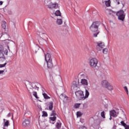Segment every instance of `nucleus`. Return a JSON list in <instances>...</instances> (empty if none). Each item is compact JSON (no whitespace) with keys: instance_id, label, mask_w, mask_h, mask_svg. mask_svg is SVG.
I'll use <instances>...</instances> for the list:
<instances>
[{"instance_id":"ddd939ff","label":"nucleus","mask_w":129,"mask_h":129,"mask_svg":"<svg viewBox=\"0 0 129 129\" xmlns=\"http://www.w3.org/2000/svg\"><path fill=\"white\" fill-rule=\"evenodd\" d=\"M117 114H118V113H116V112L114 110H112L110 111V116H113V117H116V116H117Z\"/></svg>"},{"instance_id":"7c9ffc66","label":"nucleus","mask_w":129,"mask_h":129,"mask_svg":"<svg viewBox=\"0 0 129 129\" xmlns=\"http://www.w3.org/2000/svg\"><path fill=\"white\" fill-rule=\"evenodd\" d=\"M77 115L78 117H80L82 115V113L81 112L78 111L77 112Z\"/></svg>"},{"instance_id":"b1692460","label":"nucleus","mask_w":129,"mask_h":129,"mask_svg":"<svg viewBox=\"0 0 129 129\" xmlns=\"http://www.w3.org/2000/svg\"><path fill=\"white\" fill-rule=\"evenodd\" d=\"M57 115V114L56 113V111L53 110L52 111V112L50 114V116H56Z\"/></svg>"},{"instance_id":"09e8293b","label":"nucleus","mask_w":129,"mask_h":129,"mask_svg":"<svg viewBox=\"0 0 129 129\" xmlns=\"http://www.w3.org/2000/svg\"><path fill=\"white\" fill-rule=\"evenodd\" d=\"M12 119H14V117H13V115H12Z\"/></svg>"},{"instance_id":"58836bf2","label":"nucleus","mask_w":129,"mask_h":129,"mask_svg":"<svg viewBox=\"0 0 129 129\" xmlns=\"http://www.w3.org/2000/svg\"><path fill=\"white\" fill-rule=\"evenodd\" d=\"M115 3H117V5H119V0H114Z\"/></svg>"},{"instance_id":"412c9836","label":"nucleus","mask_w":129,"mask_h":129,"mask_svg":"<svg viewBox=\"0 0 129 129\" xmlns=\"http://www.w3.org/2000/svg\"><path fill=\"white\" fill-rule=\"evenodd\" d=\"M55 15L56 16V17H61V12L60 11H56L55 13Z\"/></svg>"},{"instance_id":"1a4fd4ad","label":"nucleus","mask_w":129,"mask_h":129,"mask_svg":"<svg viewBox=\"0 0 129 129\" xmlns=\"http://www.w3.org/2000/svg\"><path fill=\"white\" fill-rule=\"evenodd\" d=\"M6 61V56L3 52H0V63H4Z\"/></svg>"},{"instance_id":"4c0bfd02","label":"nucleus","mask_w":129,"mask_h":129,"mask_svg":"<svg viewBox=\"0 0 129 129\" xmlns=\"http://www.w3.org/2000/svg\"><path fill=\"white\" fill-rule=\"evenodd\" d=\"M7 41H6L7 43H8V44H10V43H12V41L11 40H7Z\"/></svg>"},{"instance_id":"c9c22d12","label":"nucleus","mask_w":129,"mask_h":129,"mask_svg":"<svg viewBox=\"0 0 129 129\" xmlns=\"http://www.w3.org/2000/svg\"><path fill=\"white\" fill-rule=\"evenodd\" d=\"M56 127L58 129L60 128L61 127V124H60L59 123H57L56 125Z\"/></svg>"},{"instance_id":"e433bc0d","label":"nucleus","mask_w":129,"mask_h":129,"mask_svg":"<svg viewBox=\"0 0 129 129\" xmlns=\"http://www.w3.org/2000/svg\"><path fill=\"white\" fill-rule=\"evenodd\" d=\"M43 115L44 116H48V114L46 112H43Z\"/></svg>"},{"instance_id":"6e6552de","label":"nucleus","mask_w":129,"mask_h":129,"mask_svg":"<svg viewBox=\"0 0 129 129\" xmlns=\"http://www.w3.org/2000/svg\"><path fill=\"white\" fill-rule=\"evenodd\" d=\"M3 52L4 54L7 55L9 51H8V49L6 47H4L3 45H0V53H3Z\"/></svg>"},{"instance_id":"393cba45","label":"nucleus","mask_w":129,"mask_h":129,"mask_svg":"<svg viewBox=\"0 0 129 129\" xmlns=\"http://www.w3.org/2000/svg\"><path fill=\"white\" fill-rule=\"evenodd\" d=\"M110 0L105 1V5L107 7H110Z\"/></svg>"},{"instance_id":"7ed1b4c3","label":"nucleus","mask_w":129,"mask_h":129,"mask_svg":"<svg viewBox=\"0 0 129 129\" xmlns=\"http://www.w3.org/2000/svg\"><path fill=\"white\" fill-rule=\"evenodd\" d=\"M29 88H27L29 93H32L33 91H39V87L37 86V85L35 83L31 84V86H29Z\"/></svg>"},{"instance_id":"6ab92c4d","label":"nucleus","mask_w":129,"mask_h":129,"mask_svg":"<svg viewBox=\"0 0 129 129\" xmlns=\"http://www.w3.org/2000/svg\"><path fill=\"white\" fill-rule=\"evenodd\" d=\"M106 88H107L108 90H113V86H111L110 84H108L107 87H106Z\"/></svg>"},{"instance_id":"2f4dec72","label":"nucleus","mask_w":129,"mask_h":129,"mask_svg":"<svg viewBox=\"0 0 129 129\" xmlns=\"http://www.w3.org/2000/svg\"><path fill=\"white\" fill-rule=\"evenodd\" d=\"M107 52H108L107 48H104L103 49V54H107Z\"/></svg>"},{"instance_id":"ea45409f","label":"nucleus","mask_w":129,"mask_h":129,"mask_svg":"<svg viewBox=\"0 0 129 129\" xmlns=\"http://www.w3.org/2000/svg\"><path fill=\"white\" fill-rule=\"evenodd\" d=\"M80 129H86V127L83 126L80 128Z\"/></svg>"},{"instance_id":"9d476101","label":"nucleus","mask_w":129,"mask_h":129,"mask_svg":"<svg viewBox=\"0 0 129 129\" xmlns=\"http://www.w3.org/2000/svg\"><path fill=\"white\" fill-rule=\"evenodd\" d=\"M45 60L46 62L52 61V57H51V54H50V53H47L45 55Z\"/></svg>"},{"instance_id":"4be33fe9","label":"nucleus","mask_w":129,"mask_h":129,"mask_svg":"<svg viewBox=\"0 0 129 129\" xmlns=\"http://www.w3.org/2000/svg\"><path fill=\"white\" fill-rule=\"evenodd\" d=\"M33 95L35 97V98H37V99H38L39 97H38V96L37 95V92L35 91H33Z\"/></svg>"},{"instance_id":"f8f14e48","label":"nucleus","mask_w":129,"mask_h":129,"mask_svg":"<svg viewBox=\"0 0 129 129\" xmlns=\"http://www.w3.org/2000/svg\"><path fill=\"white\" fill-rule=\"evenodd\" d=\"M49 9L50 10H53V9H58V4H50V6H48Z\"/></svg>"},{"instance_id":"9b49d317","label":"nucleus","mask_w":129,"mask_h":129,"mask_svg":"<svg viewBox=\"0 0 129 129\" xmlns=\"http://www.w3.org/2000/svg\"><path fill=\"white\" fill-rule=\"evenodd\" d=\"M46 63L47 65V68H48V69H52V68H53L54 65L53 64V62H52V60L46 61Z\"/></svg>"},{"instance_id":"3c124183","label":"nucleus","mask_w":129,"mask_h":129,"mask_svg":"<svg viewBox=\"0 0 129 129\" xmlns=\"http://www.w3.org/2000/svg\"><path fill=\"white\" fill-rule=\"evenodd\" d=\"M126 129H129V126H128V127Z\"/></svg>"},{"instance_id":"37998d69","label":"nucleus","mask_w":129,"mask_h":129,"mask_svg":"<svg viewBox=\"0 0 129 129\" xmlns=\"http://www.w3.org/2000/svg\"><path fill=\"white\" fill-rule=\"evenodd\" d=\"M3 4H4V2L3 1H0V6H2Z\"/></svg>"},{"instance_id":"cd10ccee","label":"nucleus","mask_w":129,"mask_h":129,"mask_svg":"<svg viewBox=\"0 0 129 129\" xmlns=\"http://www.w3.org/2000/svg\"><path fill=\"white\" fill-rule=\"evenodd\" d=\"M56 118L57 117H56V116H53V117H50L49 118V119H50V120H52V121H55Z\"/></svg>"},{"instance_id":"79ce46f5","label":"nucleus","mask_w":129,"mask_h":129,"mask_svg":"<svg viewBox=\"0 0 129 129\" xmlns=\"http://www.w3.org/2000/svg\"><path fill=\"white\" fill-rule=\"evenodd\" d=\"M11 115H12V114H11V113H9V114L7 115V116H8V117H10Z\"/></svg>"},{"instance_id":"5701e85b","label":"nucleus","mask_w":129,"mask_h":129,"mask_svg":"<svg viewBox=\"0 0 129 129\" xmlns=\"http://www.w3.org/2000/svg\"><path fill=\"white\" fill-rule=\"evenodd\" d=\"M43 96L44 97V98H45V99H50V97H48V95H47V94L43 93Z\"/></svg>"},{"instance_id":"de8ad7c7","label":"nucleus","mask_w":129,"mask_h":129,"mask_svg":"<svg viewBox=\"0 0 129 129\" xmlns=\"http://www.w3.org/2000/svg\"><path fill=\"white\" fill-rule=\"evenodd\" d=\"M7 48H8V49H9L10 47H9V46H8Z\"/></svg>"},{"instance_id":"c756f323","label":"nucleus","mask_w":129,"mask_h":129,"mask_svg":"<svg viewBox=\"0 0 129 129\" xmlns=\"http://www.w3.org/2000/svg\"><path fill=\"white\" fill-rule=\"evenodd\" d=\"M57 24L58 25H62V19H57L56 21Z\"/></svg>"},{"instance_id":"39448f33","label":"nucleus","mask_w":129,"mask_h":129,"mask_svg":"<svg viewBox=\"0 0 129 129\" xmlns=\"http://www.w3.org/2000/svg\"><path fill=\"white\" fill-rule=\"evenodd\" d=\"M97 64H98V60L97 59L93 58L90 60V65L92 68H95L97 66Z\"/></svg>"},{"instance_id":"8fccbe9b","label":"nucleus","mask_w":129,"mask_h":129,"mask_svg":"<svg viewBox=\"0 0 129 129\" xmlns=\"http://www.w3.org/2000/svg\"><path fill=\"white\" fill-rule=\"evenodd\" d=\"M6 120V119H4V121H5Z\"/></svg>"},{"instance_id":"a878e982","label":"nucleus","mask_w":129,"mask_h":129,"mask_svg":"<svg viewBox=\"0 0 129 129\" xmlns=\"http://www.w3.org/2000/svg\"><path fill=\"white\" fill-rule=\"evenodd\" d=\"M66 97V95L64 94H61L59 96V98H60V99H65Z\"/></svg>"},{"instance_id":"a211bd4d","label":"nucleus","mask_w":129,"mask_h":129,"mask_svg":"<svg viewBox=\"0 0 129 129\" xmlns=\"http://www.w3.org/2000/svg\"><path fill=\"white\" fill-rule=\"evenodd\" d=\"M2 27L5 30L7 29V22H6V21H3L2 22Z\"/></svg>"},{"instance_id":"473e14b6","label":"nucleus","mask_w":129,"mask_h":129,"mask_svg":"<svg viewBox=\"0 0 129 129\" xmlns=\"http://www.w3.org/2000/svg\"><path fill=\"white\" fill-rule=\"evenodd\" d=\"M123 88H124L125 91H126L127 94H128V90H127V87L126 86H124L123 87Z\"/></svg>"},{"instance_id":"f257e3e1","label":"nucleus","mask_w":129,"mask_h":129,"mask_svg":"<svg viewBox=\"0 0 129 129\" xmlns=\"http://www.w3.org/2000/svg\"><path fill=\"white\" fill-rule=\"evenodd\" d=\"M99 26H100V22L99 21H95L92 23V25L90 27V30L93 34V37L96 38L97 37V35L100 33V31L98 30V28H99Z\"/></svg>"},{"instance_id":"c03bdc74","label":"nucleus","mask_w":129,"mask_h":129,"mask_svg":"<svg viewBox=\"0 0 129 129\" xmlns=\"http://www.w3.org/2000/svg\"><path fill=\"white\" fill-rule=\"evenodd\" d=\"M112 129H116V126L114 125L112 127Z\"/></svg>"},{"instance_id":"aec40b11","label":"nucleus","mask_w":129,"mask_h":129,"mask_svg":"<svg viewBox=\"0 0 129 129\" xmlns=\"http://www.w3.org/2000/svg\"><path fill=\"white\" fill-rule=\"evenodd\" d=\"M120 123H121V125H122V126H124L125 129H126L129 126V125H127L125 123H124V121H121L120 122Z\"/></svg>"},{"instance_id":"f03ea898","label":"nucleus","mask_w":129,"mask_h":129,"mask_svg":"<svg viewBox=\"0 0 129 129\" xmlns=\"http://www.w3.org/2000/svg\"><path fill=\"white\" fill-rule=\"evenodd\" d=\"M75 94L79 99L84 100V99H86V98H88V96H89V92L86 89L85 91V96L83 94V91L81 90H78L75 92Z\"/></svg>"},{"instance_id":"c85d7f7f","label":"nucleus","mask_w":129,"mask_h":129,"mask_svg":"<svg viewBox=\"0 0 129 129\" xmlns=\"http://www.w3.org/2000/svg\"><path fill=\"white\" fill-rule=\"evenodd\" d=\"M9 125H10V122L9 121V120H7L4 124V126H9Z\"/></svg>"},{"instance_id":"49530a36","label":"nucleus","mask_w":129,"mask_h":129,"mask_svg":"<svg viewBox=\"0 0 129 129\" xmlns=\"http://www.w3.org/2000/svg\"><path fill=\"white\" fill-rule=\"evenodd\" d=\"M30 86H31V85H29V86L28 87H27V89H28V88H30V87H30Z\"/></svg>"},{"instance_id":"72a5a7b5","label":"nucleus","mask_w":129,"mask_h":129,"mask_svg":"<svg viewBox=\"0 0 129 129\" xmlns=\"http://www.w3.org/2000/svg\"><path fill=\"white\" fill-rule=\"evenodd\" d=\"M7 65V62H5L4 64H0V68H3V67H5Z\"/></svg>"},{"instance_id":"dca6fc26","label":"nucleus","mask_w":129,"mask_h":129,"mask_svg":"<svg viewBox=\"0 0 129 129\" xmlns=\"http://www.w3.org/2000/svg\"><path fill=\"white\" fill-rule=\"evenodd\" d=\"M78 87V85L76 81L73 82V85L72 86V89H75Z\"/></svg>"},{"instance_id":"2eb2a0df","label":"nucleus","mask_w":129,"mask_h":129,"mask_svg":"<svg viewBox=\"0 0 129 129\" xmlns=\"http://www.w3.org/2000/svg\"><path fill=\"white\" fill-rule=\"evenodd\" d=\"M81 83L83 85H88V82L87 80L85 79H82L81 81Z\"/></svg>"},{"instance_id":"f3484780","label":"nucleus","mask_w":129,"mask_h":129,"mask_svg":"<svg viewBox=\"0 0 129 129\" xmlns=\"http://www.w3.org/2000/svg\"><path fill=\"white\" fill-rule=\"evenodd\" d=\"M53 102H50L47 105V106L49 107V109L50 110H53Z\"/></svg>"},{"instance_id":"a19ab883","label":"nucleus","mask_w":129,"mask_h":129,"mask_svg":"<svg viewBox=\"0 0 129 129\" xmlns=\"http://www.w3.org/2000/svg\"><path fill=\"white\" fill-rule=\"evenodd\" d=\"M4 72H5V71H4V70L0 71V74H3V73H4Z\"/></svg>"},{"instance_id":"a18cd8bd","label":"nucleus","mask_w":129,"mask_h":129,"mask_svg":"<svg viewBox=\"0 0 129 129\" xmlns=\"http://www.w3.org/2000/svg\"><path fill=\"white\" fill-rule=\"evenodd\" d=\"M111 116H110V118H109L110 120H111V119H112Z\"/></svg>"},{"instance_id":"4468645a","label":"nucleus","mask_w":129,"mask_h":129,"mask_svg":"<svg viewBox=\"0 0 129 129\" xmlns=\"http://www.w3.org/2000/svg\"><path fill=\"white\" fill-rule=\"evenodd\" d=\"M109 84V83H108V82H107V81L106 80H103L101 82V85L103 87H105L106 88V87H107V85Z\"/></svg>"},{"instance_id":"423d86ee","label":"nucleus","mask_w":129,"mask_h":129,"mask_svg":"<svg viewBox=\"0 0 129 129\" xmlns=\"http://www.w3.org/2000/svg\"><path fill=\"white\" fill-rule=\"evenodd\" d=\"M105 45L104 44V42L101 41H99L97 42V45L96 46V49L97 51H101L103 48H104Z\"/></svg>"},{"instance_id":"20e7f679","label":"nucleus","mask_w":129,"mask_h":129,"mask_svg":"<svg viewBox=\"0 0 129 129\" xmlns=\"http://www.w3.org/2000/svg\"><path fill=\"white\" fill-rule=\"evenodd\" d=\"M116 16L118 17V20L120 21H123L124 20V18H125V14H124V11L123 10H120L116 13Z\"/></svg>"},{"instance_id":"bb28decb","label":"nucleus","mask_w":129,"mask_h":129,"mask_svg":"<svg viewBox=\"0 0 129 129\" xmlns=\"http://www.w3.org/2000/svg\"><path fill=\"white\" fill-rule=\"evenodd\" d=\"M101 116L103 118H105V112H104V111L101 112Z\"/></svg>"},{"instance_id":"0eeeda50","label":"nucleus","mask_w":129,"mask_h":129,"mask_svg":"<svg viewBox=\"0 0 129 129\" xmlns=\"http://www.w3.org/2000/svg\"><path fill=\"white\" fill-rule=\"evenodd\" d=\"M30 119H25L22 122V126L23 127H28V126H30Z\"/></svg>"},{"instance_id":"f704fd0d","label":"nucleus","mask_w":129,"mask_h":129,"mask_svg":"<svg viewBox=\"0 0 129 129\" xmlns=\"http://www.w3.org/2000/svg\"><path fill=\"white\" fill-rule=\"evenodd\" d=\"M80 106V104H75V108H79Z\"/></svg>"}]
</instances>
